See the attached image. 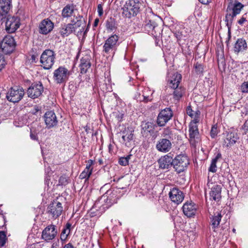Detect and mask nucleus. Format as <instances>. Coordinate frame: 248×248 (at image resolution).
<instances>
[{
	"label": "nucleus",
	"mask_w": 248,
	"mask_h": 248,
	"mask_svg": "<svg viewBox=\"0 0 248 248\" xmlns=\"http://www.w3.org/2000/svg\"><path fill=\"white\" fill-rule=\"evenodd\" d=\"M228 6L226 10L227 14L225 16V22L228 29L229 38H231V28L234 17L240 13L243 5L237 0H227Z\"/></svg>",
	"instance_id": "obj_1"
},
{
	"label": "nucleus",
	"mask_w": 248,
	"mask_h": 248,
	"mask_svg": "<svg viewBox=\"0 0 248 248\" xmlns=\"http://www.w3.org/2000/svg\"><path fill=\"white\" fill-rule=\"evenodd\" d=\"M169 195L171 202L176 204L181 203L185 197L183 192L177 187H173L171 189Z\"/></svg>",
	"instance_id": "obj_18"
},
{
	"label": "nucleus",
	"mask_w": 248,
	"mask_h": 248,
	"mask_svg": "<svg viewBox=\"0 0 248 248\" xmlns=\"http://www.w3.org/2000/svg\"><path fill=\"white\" fill-rule=\"evenodd\" d=\"M11 6L10 0H0V15L3 16L7 14Z\"/></svg>",
	"instance_id": "obj_27"
},
{
	"label": "nucleus",
	"mask_w": 248,
	"mask_h": 248,
	"mask_svg": "<svg viewBox=\"0 0 248 248\" xmlns=\"http://www.w3.org/2000/svg\"><path fill=\"white\" fill-rule=\"evenodd\" d=\"M62 203L55 200L48 205L46 212L51 215L53 218H56L62 214Z\"/></svg>",
	"instance_id": "obj_13"
},
{
	"label": "nucleus",
	"mask_w": 248,
	"mask_h": 248,
	"mask_svg": "<svg viewBox=\"0 0 248 248\" xmlns=\"http://www.w3.org/2000/svg\"><path fill=\"white\" fill-rule=\"evenodd\" d=\"M221 157V154L220 153H218L216 157L213 158L212 160H215V161L217 162V160Z\"/></svg>",
	"instance_id": "obj_58"
},
{
	"label": "nucleus",
	"mask_w": 248,
	"mask_h": 248,
	"mask_svg": "<svg viewBox=\"0 0 248 248\" xmlns=\"http://www.w3.org/2000/svg\"><path fill=\"white\" fill-rule=\"evenodd\" d=\"M63 248H75L74 246L70 243L65 245Z\"/></svg>",
	"instance_id": "obj_59"
},
{
	"label": "nucleus",
	"mask_w": 248,
	"mask_h": 248,
	"mask_svg": "<svg viewBox=\"0 0 248 248\" xmlns=\"http://www.w3.org/2000/svg\"><path fill=\"white\" fill-rule=\"evenodd\" d=\"M71 24L73 27V33L77 36H81L82 33L85 34L87 31L88 28L85 30L86 23L82 16L74 15L71 20Z\"/></svg>",
	"instance_id": "obj_4"
},
{
	"label": "nucleus",
	"mask_w": 248,
	"mask_h": 248,
	"mask_svg": "<svg viewBox=\"0 0 248 248\" xmlns=\"http://www.w3.org/2000/svg\"><path fill=\"white\" fill-rule=\"evenodd\" d=\"M7 240L6 232L4 231H0V246H4Z\"/></svg>",
	"instance_id": "obj_41"
},
{
	"label": "nucleus",
	"mask_w": 248,
	"mask_h": 248,
	"mask_svg": "<svg viewBox=\"0 0 248 248\" xmlns=\"http://www.w3.org/2000/svg\"><path fill=\"white\" fill-rule=\"evenodd\" d=\"M161 27L155 25V28L151 31L149 34L152 35L155 39V42L157 44V41H159V38L162 36L161 32L162 31Z\"/></svg>",
	"instance_id": "obj_34"
},
{
	"label": "nucleus",
	"mask_w": 248,
	"mask_h": 248,
	"mask_svg": "<svg viewBox=\"0 0 248 248\" xmlns=\"http://www.w3.org/2000/svg\"><path fill=\"white\" fill-rule=\"evenodd\" d=\"M174 90L173 92V97L176 100H179L184 93V89L181 86H178L177 88H172Z\"/></svg>",
	"instance_id": "obj_37"
},
{
	"label": "nucleus",
	"mask_w": 248,
	"mask_h": 248,
	"mask_svg": "<svg viewBox=\"0 0 248 248\" xmlns=\"http://www.w3.org/2000/svg\"><path fill=\"white\" fill-rule=\"evenodd\" d=\"M241 90L243 93H248V81L245 82L242 84Z\"/></svg>",
	"instance_id": "obj_48"
},
{
	"label": "nucleus",
	"mask_w": 248,
	"mask_h": 248,
	"mask_svg": "<svg viewBox=\"0 0 248 248\" xmlns=\"http://www.w3.org/2000/svg\"><path fill=\"white\" fill-rule=\"evenodd\" d=\"M133 132L134 130L128 127L125 128L122 132V142L126 146L129 147L131 145V143L134 140Z\"/></svg>",
	"instance_id": "obj_24"
},
{
	"label": "nucleus",
	"mask_w": 248,
	"mask_h": 248,
	"mask_svg": "<svg viewBox=\"0 0 248 248\" xmlns=\"http://www.w3.org/2000/svg\"><path fill=\"white\" fill-rule=\"evenodd\" d=\"M44 91V87L41 82L33 83L28 89L27 93L28 97L32 99L39 97Z\"/></svg>",
	"instance_id": "obj_11"
},
{
	"label": "nucleus",
	"mask_w": 248,
	"mask_h": 248,
	"mask_svg": "<svg viewBox=\"0 0 248 248\" xmlns=\"http://www.w3.org/2000/svg\"><path fill=\"white\" fill-rule=\"evenodd\" d=\"M246 18L242 17L238 21V23L240 25L243 24L246 21Z\"/></svg>",
	"instance_id": "obj_60"
},
{
	"label": "nucleus",
	"mask_w": 248,
	"mask_h": 248,
	"mask_svg": "<svg viewBox=\"0 0 248 248\" xmlns=\"http://www.w3.org/2000/svg\"><path fill=\"white\" fill-rule=\"evenodd\" d=\"M91 58L90 56L86 55L80 59L79 68L81 74L86 73L88 70L91 67Z\"/></svg>",
	"instance_id": "obj_25"
},
{
	"label": "nucleus",
	"mask_w": 248,
	"mask_h": 248,
	"mask_svg": "<svg viewBox=\"0 0 248 248\" xmlns=\"http://www.w3.org/2000/svg\"><path fill=\"white\" fill-rule=\"evenodd\" d=\"M16 43L14 38L11 36H5L0 43L2 52L5 54H10L14 50Z\"/></svg>",
	"instance_id": "obj_9"
},
{
	"label": "nucleus",
	"mask_w": 248,
	"mask_h": 248,
	"mask_svg": "<svg viewBox=\"0 0 248 248\" xmlns=\"http://www.w3.org/2000/svg\"><path fill=\"white\" fill-rule=\"evenodd\" d=\"M242 113L245 115H248V105H246L242 110Z\"/></svg>",
	"instance_id": "obj_55"
},
{
	"label": "nucleus",
	"mask_w": 248,
	"mask_h": 248,
	"mask_svg": "<svg viewBox=\"0 0 248 248\" xmlns=\"http://www.w3.org/2000/svg\"><path fill=\"white\" fill-rule=\"evenodd\" d=\"M20 19L16 16H8L5 23V30L9 33H12L19 27Z\"/></svg>",
	"instance_id": "obj_14"
},
{
	"label": "nucleus",
	"mask_w": 248,
	"mask_h": 248,
	"mask_svg": "<svg viewBox=\"0 0 248 248\" xmlns=\"http://www.w3.org/2000/svg\"><path fill=\"white\" fill-rule=\"evenodd\" d=\"M211 1V0H202V4H207Z\"/></svg>",
	"instance_id": "obj_63"
},
{
	"label": "nucleus",
	"mask_w": 248,
	"mask_h": 248,
	"mask_svg": "<svg viewBox=\"0 0 248 248\" xmlns=\"http://www.w3.org/2000/svg\"><path fill=\"white\" fill-rule=\"evenodd\" d=\"M59 183L61 185H66L67 184V179L64 176H61L59 178Z\"/></svg>",
	"instance_id": "obj_49"
},
{
	"label": "nucleus",
	"mask_w": 248,
	"mask_h": 248,
	"mask_svg": "<svg viewBox=\"0 0 248 248\" xmlns=\"http://www.w3.org/2000/svg\"><path fill=\"white\" fill-rule=\"evenodd\" d=\"M172 135V131L168 127L164 129L163 135L164 137H166V138H170Z\"/></svg>",
	"instance_id": "obj_44"
},
{
	"label": "nucleus",
	"mask_w": 248,
	"mask_h": 248,
	"mask_svg": "<svg viewBox=\"0 0 248 248\" xmlns=\"http://www.w3.org/2000/svg\"><path fill=\"white\" fill-rule=\"evenodd\" d=\"M173 155L170 153L161 157L158 160L159 168L162 169H169L172 166Z\"/></svg>",
	"instance_id": "obj_22"
},
{
	"label": "nucleus",
	"mask_w": 248,
	"mask_h": 248,
	"mask_svg": "<svg viewBox=\"0 0 248 248\" xmlns=\"http://www.w3.org/2000/svg\"><path fill=\"white\" fill-rule=\"evenodd\" d=\"M141 3L139 0H127L122 7V14L125 17L130 18L139 13Z\"/></svg>",
	"instance_id": "obj_2"
},
{
	"label": "nucleus",
	"mask_w": 248,
	"mask_h": 248,
	"mask_svg": "<svg viewBox=\"0 0 248 248\" xmlns=\"http://www.w3.org/2000/svg\"><path fill=\"white\" fill-rule=\"evenodd\" d=\"M189 164L188 158L184 155H178L173 159L172 166L178 173L186 170Z\"/></svg>",
	"instance_id": "obj_7"
},
{
	"label": "nucleus",
	"mask_w": 248,
	"mask_h": 248,
	"mask_svg": "<svg viewBox=\"0 0 248 248\" xmlns=\"http://www.w3.org/2000/svg\"><path fill=\"white\" fill-rule=\"evenodd\" d=\"M221 218L222 216L220 213H217L216 216L213 217L211 219V226L214 231H216V229L218 228Z\"/></svg>",
	"instance_id": "obj_35"
},
{
	"label": "nucleus",
	"mask_w": 248,
	"mask_h": 248,
	"mask_svg": "<svg viewBox=\"0 0 248 248\" xmlns=\"http://www.w3.org/2000/svg\"><path fill=\"white\" fill-rule=\"evenodd\" d=\"M98 22H99V19L97 18L95 19L94 21L93 26L96 27L98 25Z\"/></svg>",
	"instance_id": "obj_62"
},
{
	"label": "nucleus",
	"mask_w": 248,
	"mask_h": 248,
	"mask_svg": "<svg viewBox=\"0 0 248 248\" xmlns=\"http://www.w3.org/2000/svg\"><path fill=\"white\" fill-rule=\"evenodd\" d=\"M193 111L192 110L191 107L188 106L186 108V113L190 116L191 118H193L194 116V114L193 113Z\"/></svg>",
	"instance_id": "obj_52"
},
{
	"label": "nucleus",
	"mask_w": 248,
	"mask_h": 248,
	"mask_svg": "<svg viewBox=\"0 0 248 248\" xmlns=\"http://www.w3.org/2000/svg\"><path fill=\"white\" fill-rule=\"evenodd\" d=\"M72 28L73 27H72L71 22L68 24H64L60 29V34L63 37L68 36L70 34L73 33Z\"/></svg>",
	"instance_id": "obj_29"
},
{
	"label": "nucleus",
	"mask_w": 248,
	"mask_h": 248,
	"mask_svg": "<svg viewBox=\"0 0 248 248\" xmlns=\"http://www.w3.org/2000/svg\"><path fill=\"white\" fill-rule=\"evenodd\" d=\"M71 72L64 66H59L53 72V80L57 84H64L69 79Z\"/></svg>",
	"instance_id": "obj_5"
},
{
	"label": "nucleus",
	"mask_w": 248,
	"mask_h": 248,
	"mask_svg": "<svg viewBox=\"0 0 248 248\" xmlns=\"http://www.w3.org/2000/svg\"><path fill=\"white\" fill-rule=\"evenodd\" d=\"M106 27L107 30L113 31L116 29L115 21L110 18L106 21Z\"/></svg>",
	"instance_id": "obj_40"
},
{
	"label": "nucleus",
	"mask_w": 248,
	"mask_h": 248,
	"mask_svg": "<svg viewBox=\"0 0 248 248\" xmlns=\"http://www.w3.org/2000/svg\"><path fill=\"white\" fill-rule=\"evenodd\" d=\"M54 28L53 23L49 19L43 20L39 25V32L42 34H47L51 32Z\"/></svg>",
	"instance_id": "obj_20"
},
{
	"label": "nucleus",
	"mask_w": 248,
	"mask_h": 248,
	"mask_svg": "<svg viewBox=\"0 0 248 248\" xmlns=\"http://www.w3.org/2000/svg\"><path fill=\"white\" fill-rule=\"evenodd\" d=\"M109 186V184H106L105 185L103 186H102L101 189H100V190L102 191H103L104 190H105L106 188H107L108 186Z\"/></svg>",
	"instance_id": "obj_61"
},
{
	"label": "nucleus",
	"mask_w": 248,
	"mask_h": 248,
	"mask_svg": "<svg viewBox=\"0 0 248 248\" xmlns=\"http://www.w3.org/2000/svg\"><path fill=\"white\" fill-rule=\"evenodd\" d=\"M223 137V146L227 148L233 146L239 139L237 133L232 132L224 133Z\"/></svg>",
	"instance_id": "obj_17"
},
{
	"label": "nucleus",
	"mask_w": 248,
	"mask_h": 248,
	"mask_svg": "<svg viewBox=\"0 0 248 248\" xmlns=\"http://www.w3.org/2000/svg\"><path fill=\"white\" fill-rule=\"evenodd\" d=\"M51 248H57L55 246H54V244H53Z\"/></svg>",
	"instance_id": "obj_64"
},
{
	"label": "nucleus",
	"mask_w": 248,
	"mask_h": 248,
	"mask_svg": "<svg viewBox=\"0 0 248 248\" xmlns=\"http://www.w3.org/2000/svg\"><path fill=\"white\" fill-rule=\"evenodd\" d=\"M97 12L98 13V15L101 16H102L103 14V9L102 6L101 4H99L97 6Z\"/></svg>",
	"instance_id": "obj_51"
},
{
	"label": "nucleus",
	"mask_w": 248,
	"mask_h": 248,
	"mask_svg": "<svg viewBox=\"0 0 248 248\" xmlns=\"http://www.w3.org/2000/svg\"><path fill=\"white\" fill-rule=\"evenodd\" d=\"M117 190L113 189H109L104 194L100 200L96 201L95 205L96 206L98 204V202L100 200L106 201L108 204L111 205L117 202Z\"/></svg>",
	"instance_id": "obj_16"
},
{
	"label": "nucleus",
	"mask_w": 248,
	"mask_h": 248,
	"mask_svg": "<svg viewBox=\"0 0 248 248\" xmlns=\"http://www.w3.org/2000/svg\"><path fill=\"white\" fill-rule=\"evenodd\" d=\"M221 187L220 186L216 185L213 186L210 194L211 198L215 201H219L221 198Z\"/></svg>",
	"instance_id": "obj_30"
},
{
	"label": "nucleus",
	"mask_w": 248,
	"mask_h": 248,
	"mask_svg": "<svg viewBox=\"0 0 248 248\" xmlns=\"http://www.w3.org/2000/svg\"><path fill=\"white\" fill-rule=\"evenodd\" d=\"M131 155H127L126 157H122L119 158V163L122 166H126L128 164L129 160Z\"/></svg>",
	"instance_id": "obj_42"
},
{
	"label": "nucleus",
	"mask_w": 248,
	"mask_h": 248,
	"mask_svg": "<svg viewBox=\"0 0 248 248\" xmlns=\"http://www.w3.org/2000/svg\"><path fill=\"white\" fill-rule=\"evenodd\" d=\"M155 125L151 122H146L142 123L141 124L142 130L144 132L150 133L153 131L155 128Z\"/></svg>",
	"instance_id": "obj_38"
},
{
	"label": "nucleus",
	"mask_w": 248,
	"mask_h": 248,
	"mask_svg": "<svg viewBox=\"0 0 248 248\" xmlns=\"http://www.w3.org/2000/svg\"><path fill=\"white\" fill-rule=\"evenodd\" d=\"M6 64V62L4 56L2 54H0V71L5 67Z\"/></svg>",
	"instance_id": "obj_46"
},
{
	"label": "nucleus",
	"mask_w": 248,
	"mask_h": 248,
	"mask_svg": "<svg viewBox=\"0 0 248 248\" xmlns=\"http://www.w3.org/2000/svg\"><path fill=\"white\" fill-rule=\"evenodd\" d=\"M71 224L67 223L65 226L63 228L62 232L61 233L60 239L62 243L65 242L70 233V228Z\"/></svg>",
	"instance_id": "obj_32"
},
{
	"label": "nucleus",
	"mask_w": 248,
	"mask_h": 248,
	"mask_svg": "<svg viewBox=\"0 0 248 248\" xmlns=\"http://www.w3.org/2000/svg\"><path fill=\"white\" fill-rule=\"evenodd\" d=\"M173 112L171 108H166L159 113L156 120V124L159 126H164L172 118Z\"/></svg>",
	"instance_id": "obj_10"
},
{
	"label": "nucleus",
	"mask_w": 248,
	"mask_h": 248,
	"mask_svg": "<svg viewBox=\"0 0 248 248\" xmlns=\"http://www.w3.org/2000/svg\"><path fill=\"white\" fill-rule=\"evenodd\" d=\"M55 56L54 51L51 49H46L43 52L40 57V62L44 69L51 68L55 62Z\"/></svg>",
	"instance_id": "obj_6"
},
{
	"label": "nucleus",
	"mask_w": 248,
	"mask_h": 248,
	"mask_svg": "<svg viewBox=\"0 0 248 248\" xmlns=\"http://www.w3.org/2000/svg\"><path fill=\"white\" fill-rule=\"evenodd\" d=\"M58 234L57 226L52 224L47 226L42 231L41 238L48 242L54 239Z\"/></svg>",
	"instance_id": "obj_12"
},
{
	"label": "nucleus",
	"mask_w": 248,
	"mask_h": 248,
	"mask_svg": "<svg viewBox=\"0 0 248 248\" xmlns=\"http://www.w3.org/2000/svg\"><path fill=\"white\" fill-rule=\"evenodd\" d=\"M156 24V23L154 20L150 19H146L144 24V31L148 34H150Z\"/></svg>",
	"instance_id": "obj_36"
},
{
	"label": "nucleus",
	"mask_w": 248,
	"mask_h": 248,
	"mask_svg": "<svg viewBox=\"0 0 248 248\" xmlns=\"http://www.w3.org/2000/svg\"><path fill=\"white\" fill-rule=\"evenodd\" d=\"M74 7L73 5H67L62 9V16L63 18H69L73 16L74 13Z\"/></svg>",
	"instance_id": "obj_33"
},
{
	"label": "nucleus",
	"mask_w": 248,
	"mask_h": 248,
	"mask_svg": "<svg viewBox=\"0 0 248 248\" xmlns=\"http://www.w3.org/2000/svg\"><path fill=\"white\" fill-rule=\"evenodd\" d=\"M119 37L116 34H112L105 41L103 46V55L107 57L114 56L119 46Z\"/></svg>",
	"instance_id": "obj_3"
},
{
	"label": "nucleus",
	"mask_w": 248,
	"mask_h": 248,
	"mask_svg": "<svg viewBox=\"0 0 248 248\" xmlns=\"http://www.w3.org/2000/svg\"><path fill=\"white\" fill-rule=\"evenodd\" d=\"M219 132V130L217 128V124L214 125L211 130L210 135L212 138H215Z\"/></svg>",
	"instance_id": "obj_43"
},
{
	"label": "nucleus",
	"mask_w": 248,
	"mask_h": 248,
	"mask_svg": "<svg viewBox=\"0 0 248 248\" xmlns=\"http://www.w3.org/2000/svg\"><path fill=\"white\" fill-rule=\"evenodd\" d=\"M182 79V76L180 74L176 73L173 75L170 79L169 80V85L171 88H177L179 86V83Z\"/></svg>",
	"instance_id": "obj_28"
},
{
	"label": "nucleus",
	"mask_w": 248,
	"mask_h": 248,
	"mask_svg": "<svg viewBox=\"0 0 248 248\" xmlns=\"http://www.w3.org/2000/svg\"><path fill=\"white\" fill-rule=\"evenodd\" d=\"M217 162L215 161V160H212L210 166L208 169L209 171L212 172H216L217 168V167L216 165Z\"/></svg>",
	"instance_id": "obj_45"
},
{
	"label": "nucleus",
	"mask_w": 248,
	"mask_h": 248,
	"mask_svg": "<svg viewBox=\"0 0 248 248\" xmlns=\"http://www.w3.org/2000/svg\"><path fill=\"white\" fill-rule=\"evenodd\" d=\"M25 94L24 90L20 86H14L10 88L6 93L7 99L13 103H17L20 101Z\"/></svg>",
	"instance_id": "obj_8"
},
{
	"label": "nucleus",
	"mask_w": 248,
	"mask_h": 248,
	"mask_svg": "<svg viewBox=\"0 0 248 248\" xmlns=\"http://www.w3.org/2000/svg\"><path fill=\"white\" fill-rule=\"evenodd\" d=\"M30 137L31 139L34 140H38V137L35 133H33L32 132H31Z\"/></svg>",
	"instance_id": "obj_56"
},
{
	"label": "nucleus",
	"mask_w": 248,
	"mask_h": 248,
	"mask_svg": "<svg viewBox=\"0 0 248 248\" xmlns=\"http://www.w3.org/2000/svg\"><path fill=\"white\" fill-rule=\"evenodd\" d=\"M247 47L246 42L245 40L238 39L235 44L234 50L235 52L238 53L244 50Z\"/></svg>",
	"instance_id": "obj_31"
},
{
	"label": "nucleus",
	"mask_w": 248,
	"mask_h": 248,
	"mask_svg": "<svg viewBox=\"0 0 248 248\" xmlns=\"http://www.w3.org/2000/svg\"><path fill=\"white\" fill-rule=\"evenodd\" d=\"M145 91L143 92V94H142L143 100H142V101L145 102H147L149 101H151L152 100L151 96H150L149 95H147L146 94H145Z\"/></svg>",
	"instance_id": "obj_50"
},
{
	"label": "nucleus",
	"mask_w": 248,
	"mask_h": 248,
	"mask_svg": "<svg viewBox=\"0 0 248 248\" xmlns=\"http://www.w3.org/2000/svg\"><path fill=\"white\" fill-rule=\"evenodd\" d=\"M174 35L178 40H181L183 36L182 32L180 31H176L174 33Z\"/></svg>",
	"instance_id": "obj_54"
},
{
	"label": "nucleus",
	"mask_w": 248,
	"mask_h": 248,
	"mask_svg": "<svg viewBox=\"0 0 248 248\" xmlns=\"http://www.w3.org/2000/svg\"><path fill=\"white\" fill-rule=\"evenodd\" d=\"M243 129L244 130L245 133L246 134L248 133V119L244 123Z\"/></svg>",
	"instance_id": "obj_53"
},
{
	"label": "nucleus",
	"mask_w": 248,
	"mask_h": 248,
	"mask_svg": "<svg viewBox=\"0 0 248 248\" xmlns=\"http://www.w3.org/2000/svg\"><path fill=\"white\" fill-rule=\"evenodd\" d=\"M182 209L185 215L190 217L195 215L197 210V206L192 202H187L184 204Z\"/></svg>",
	"instance_id": "obj_23"
},
{
	"label": "nucleus",
	"mask_w": 248,
	"mask_h": 248,
	"mask_svg": "<svg viewBox=\"0 0 248 248\" xmlns=\"http://www.w3.org/2000/svg\"><path fill=\"white\" fill-rule=\"evenodd\" d=\"M155 147L159 152L167 153L171 149L172 144L168 139L162 138L157 141Z\"/></svg>",
	"instance_id": "obj_21"
},
{
	"label": "nucleus",
	"mask_w": 248,
	"mask_h": 248,
	"mask_svg": "<svg viewBox=\"0 0 248 248\" xmlns=\"http://www.w3.org/2000/svg\"><path fill=\"white\" fill-rule=\"evenodd\" d=\"M31 63H36L37 61V59L35 55H32L30 59Z\"/></svg>",
	"instance_id": "obj_57"
},
{
	"label": "nucleus",
	"mask_w": 248,
	"mask_h": 248,
	"mask_svg": "<svg viewBox=\"0 0 248 248\" xmlns=\"http://www.w3.org/2000/svg\"><path fill=\"white\" fill-rule=\"evenodd\" d=\"M201 112L200 111L195 112L194 119L189 125V137L191 139H194L199 134L197 123L199 122V117Z\"/></svg>",
	"instance_id": "obj_15"
},
{
	"label": "nucleus",
	"mask_w": 248,
	"mask_h": 248,
	"mask_svg": "<svg viewBox=\"0 0 248 248\" xmlns=\"http://www.w3.org/2000/svg\"><path fill=\"white\" fill-rule=\"evenodd\" d=\"M44 121L47 128L55 126L58 123L56 115L54 111H48L44 116Z\"/></svg>",
	"instance_id": "obj_19"
},
{
	"label": "nucleus",
	"mask_w": 248,
	"mask_h": 248,
	"mask_svg": "<svg viewBox=\"0 0 248 248\" xmlns=\"http://www.w3.org/2000/svg\"><path fill=\"white\" fill-rule=\"evenodd\" d=\"M195 16L201 17L202 16V10L201 7L199 5H197L194 12Z\"/></svg>",
	"instance_id": "obj_47"
},
{
	"label": "nucleus",
	"mask_w": 248,
	"mask_h": 248,
	"mask_svg": "<svg viewBox=\"0 0 248 248\" xmlns=\"http://www.w3.org/2000/svg\"><path fill=\"white\" fill-rule=\"evenodd\" d=\"M195 63H194V71L197 74H200L202 72L201 70L202 69V61L200 59V57L198 58L195 57Z\"/></svg>",
	"instance_id": "obj_39"
},
{
	"label": "nucleus",
	"mask_w": 248,
	"mask_h": 248,
	"mask_svg": "<svg viewBox=\"0 0 248 248\" xmlns=\"http://www.w3.org/2000/svg\"><path fill=\"white\" fill-rule=\"evenodd\" d=\"M93 161L91 159L88 160L85 170L79 175V178L81 179H85V181L89 179L92 173L93 169L91 168L93 164Z\"/></svg>",
	"instance_id": "obj_26"
}]
</instances>
